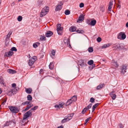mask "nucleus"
I'll return each instance as SVG.
<instances>
[{
  "label": "nucleus",
  "instance_id": "nucleus-1",
  "mask_svg": "<svg viewBox=\"0 0 128 128\" xmlns=\"http://www.w3.org/2000/svg\"><path fill=\"white\" fill-rule=\"evenodd\" d=\"M48 6H46L42 9L40 15V17H43L47 13L48 11Z\"/></svg>",
  "mask_w": 128,
  "mask_h": 128
},
{
  "label": "nucleus",
  "instance_id": "nucleus-2",
  "mask_svg": "<svg viewBox=\"0 0 128 128\" xmlns=\"http://www.w3.org/2000/svg\"><path fill=\"white\" fill-rule=\"evenodd\" d=\"M9 108L12 113L16 114L19 111V109L18 108L12 106H10Z\"/></svg>",
  "mask_w": 128,
  "mask_h": 128
},
{
  "label": "nucleus",
  "instance_id": "nucleus-3",
  "mask_svg": "<svg viewBox=\"0 0 128 128\" xmlns=\"http://www.w3.org/2000/svg\"><path fill=\"white\" fill-rule=\"evenodd\" d=\"M126 37V36L125 33L124 32H120L118 35L117 38L120 40H124Z\"/></svg>",
  "mask_w": 128,
  "mask_h": 128
},
{
  "label": "nucleus",
  "instance_id": "nucleus-4",
  "mask_svg": "<svg viewBox=\"0 0 128 128\" xmlns=\"http://www.w3.org/2000/svg\"><path fill=\"white\" fill-rule=\"evenodd\" d=\"M128 66L126 64L122 65L120 67L121 72L123 74L126 72V70L127 69Z\"/></svg>",
  "mask_w": 128,
  "mask_h": 128
},
{
  "label": "nucleus",
  "instance_id": "nucleus-5",
  "mask_svg": "<svg viewBox=\"0 0 128 128\" xmlns=\"http://www.w3.org/2000/svg\"><path fill=\"white\" fill-rule=\"evenodd\" d=\"M32 114L31 113L30 111H28L26 112L23 118V121L26 119L28 118L30 116L32 115Z\"/></svg>",
  "mask_w": 128,
  "mask_h": 128
},
{
  "label": "nucleus",
  "instance_id": "nucleus-6",
  "mask_svg": "<svg viewBox=\"0 0 128 128\" xmlns=\"http://www.w3.org/2000/svg\"><path fill=\"white\" fill-rule=\"evenodd\" d=\"M60 24H58L57 26V31L58 34L60 35H61L62 32V28L60 27Z\"/></svg>",
  "mask_w": 128,
  "mask_h": 128
},
{
  "label": "nucleus",
  "instance_id": "nucleus-7",
  "mask_svg": "<svg viewBox=\"0 0 128 128\" xmlns=\"http://www.w3.org/2000/svg\"><path fill=\"white\" fill-rule=\"evenodd\" d=\"M62 4H63L62 2H60L58 5L56 6V8L55 9V11H58L60 10L62 8Z\"/></svg>",
  "mask_w": 128,
  "mask_h": 128
},
{
  "label": "nucleus",
  "instance_id": "nucleus-8",
  "mask_svg": "<svg viewBox=\"0 0 128 128\" xmlns=\"http://www.w3.org/2000/svg\"><path fill=\"white\" fill-rule=\"evenodd\" d=\"M84 15L82 14H81L78 17V20L77 21V22H81L84 19Z\"/></svg>",
  "mask_w": 128,
  "mask_h": 128
},
{
  "label": "nucleus",
  "instance_id": "nucleus-9",
  "mask_svg": "<svg viewBox=\"0 0 128 128\" xmlns=\"http://www.w3.org/2000/svg\"><path fill=\"white\" fill-rule=\"evenodd\" d=\"M16 91L14 90L10 89L7 93V94L9 96H12L16 94Z\"/></svg>",
  "mask_w": 128,
  "mask_h": 128
},
{
  "label": "nucleus",
  "instance_id": "nucleus-10",
  "mask_svg": "<svg viewBox=\"0 0 128 128\" xmlns=\"http://www.w3.org/2000/svg\"><path fill=\"white\" fill-rule=\"evenodd\" d=\"M78 65H79L82 66H84L86 65V64L84 62V60H79Z\"/></svg>",
  "mask_w": 128,
  "mask_h": 128
},
{
  "label": "nucleus",
  "instance_id": "nucleus-11",
  "mask_svg": "<svg viewBox=\"0 0 128 128\" xmlns=\"http://www.w3.org/2000/svg\"><path fill=\"white\" fill-rule=\"evenodd\" d=\"M115 92L114 90H113L111 92L110 94V95L112 97V100H114L116 98V96L114 94Z\"/></svg>",
  "mask_w": 128,
  "mask_h": 128
},
{
  "label": "nucleus",
  "instance_id": "nucleus-12",
  "mask_svg": "<svg viewBox=\"0 0 128 128\" xmlns=\"http://www.w3.org/2000/svg\"><path fill=\"white\" fill-rule=\"evenodd\" d=\"M56 52V50H52L51 51L50 55L52 58H55V55Z\"/></svg>",
  "mask_w": 128,
  "mask_h": 128
},
{
  "label": "nucleus",
  "instance_id": "nucleus-13",
  "mask_svg": "<svg viewBox=\"0 0 128 128\" xmlns=\"http://www.w3.org/2000/svg\"><path fill=\"white\" fill-rule=\"evenodd\" d=\"M105 86L104 84L100 83L99 85L97 86L96 88V89L97 90H100L102 88Z\"/></svg>",
  "mask_w": 128,
  "mask_h": 128
},
{
  "label": "nucleus",
  "instance_id": "nucleus-14",
  "mask_svg": "<svg viewBox=\"0 0 128 128\" xmlns=\"http://www.w3.org/2000/svg\"><path fill=\"white\" fill-rule=\"evenodd\" d=\"M34 62V60H33V59L30 58L29 60L28 64L30 66H32Z\"/></svg>",
  "mask_w": 128,
  "mask_h": 128
},
{
  "label": "nucleus",
  "instance_id": "nucleus-15",
  "mask_svg": "<svg viewBox=\"0 0 128 128\" xmlns=\"http://www.w3.org/2000/svg\"><path fill=\"white\" fill-rule=\"evenodd\" d=\"M13 54V52L11 50L9 51L8 52L6 53V55L8 56H12Z\"/></svg>",
  "mask_w": 128,
  "mask_h": 128
},
{
  "label": "nucleus",
  "instance_id": "nucleus-16",
  "mask_svg": "<svg viewBox=\"0 0 128 128\" xmlns=\"http://www.w3.org/2000/svg\"><path fill=\"white\" fill-rule=\"evenodd\" d=\"M74 114L73 113L70 114L68 115L67 117L66 118L68 120H71L74 115Z\"/></svg>",
  "mask_w": 128,
  "mask_h": 128
},
{
  "label": "nucleus",
  "instance_id": "nucleus-17",
  "mask_svg": "<svg viewBox=\"0 0 128 128\" xmlns=\"http://www.w3.org/2000/svg\"><path fill=\"white\" fill-rule=\"evenodd\" d=\"M54 64L53 62H50L48 66L49 68L52 70L54 69Z\"/></svg>",
  "mask_w": 128,
  "mask_h": 128
},
{
  "label": "nucleus",
  "instance_id": "nucleus-18",
  "mask_svg": "<svg viewBox=\"0 0 128 128\" xmlns=\"http://www.w3.org/2000/svg\"><path fill=\"white\" fill-rule=\"evenodd\" d=\"M7 72L8 73L10 74H14L16 73V71L14 70L11 69H8Z\"/></svg>",
  "mask_w": 128,
  "mask_h": 128
},
{
  "label": "nucleus",
  "instance_id": "nucleus-19",
  "mask_svg": "<svg viewBox=\"0 0 128 128\" xmlns=\"http://www.w3.org/2000/svg\"><path fill=\"white\" fill-rule=\"evenodd\" d=\"M26 91L27 93L30 94L32 91V90L31 88H26Z\"/></svg>",
  "mask_w": 128,
  "mask_h": 128
},
{
  "label": "nucleus",
  "instance_id": "nucleus-20",
  "mask_svg": "<svg viewBox=\"0 0 128 128\" xmlns=\"http://www.w3.org/2000/svg\"><path fill=\"white\" fill-rule=\"evenodd\" d=\"M110 46V44H104L102 46L100 47L101 49H103L104 48H106Z\"/></svg>",
  "mask_w": 128,
  "mask_h": 128
},
{
  "label": "nucleus",
  "instance_id": "nucleus-21",
  "mask_svg": "<svg viewBox=\"0 0 128 128\" xmlns=\"http://www.w3.org/2000/svg\"><path fill=\"white\" fill-rule=\"evenodd\" d=\"M0 83L3 86H4L5 83L2 77H0Z\"/></svg>",
  "mask_w": 128,
  "mask_h": 128
},
{
  "label": "nucleus",
  "instance_id": "nucleus-22",
  "mask_svg": "<svg viewBox=\"0 0 128 128\" xmlns=\"http://www.w3.org/2000/svg\"><path fill=\"white\" fill-rule=\"evenodd\" d=\"M64 42H65V41L67 42V44L68 46L70 48L71 47L70 44V39L69 38H68L67 40H64Z\"/></svg>",
  "mask_w": 128,
  "mask_h": 128
},
{
  "label": "nucleus",
  "instance_id": "nucleus-23",
  "mask_svg": "<svg viewBox=\"0 0 128 128\" xmlns=\"http://www.w3.org/2000/svg\"><path fill=\"white\" fill-rule=\"evenodd\" d=\"M33 106L32 104H28V106L26 107V108L25 109V110L26 111L28 110L31 107Z\"/></svg>",
  "mask_w": 128,
  "mask_h": 128
},
{
  "label": "nucleus",
  "instance_id": "nucleus-24",
  "mask_svg": "<svg viewBox=\"0 0 128 128\" xmlns=\"http://www.w3.org/2000/svg\"><path fill=\"white\" fill-rule=\"evenodd\" d=\"M99 103H97L94 105L92 107V112H93L96 107L99 104Z\"/></svg>",
  "mask_w": 128,
  "mask_h": 128
},
{
  "label": "nucleus",
  "instance_id": "nucleus-25",
  "mask_svg": "<svg viewBox=\"0 0 128 128\" xmlns=\"http://www.w3.org/2000/svg\"><path fill=\"white\" fill-rule=\"evenodd\" d=\"M76 30V28L75 26H72L70 29V30L71 32H74Z\"/></svg>",
  "mask_w": 128,
  "mask_h": 128
},
{
  "label": "nucleus",
  "instance_id": "nucleus-26",
  "mask_svg": "<svg viewBox=\"0 0 128 128\" xmlns=\"http://www.w3.org/2000/svg\"><path fill=\"white\" fill-rule=\"evenodd\" d=\"M73 102L72 100L70 99L68 100L66 102V106H68L70 104L72 103Z\"/></svg>",
  "mask_w": 128,
  "mask_h": 128
},
{
  "label": "nucleus",
  "instance_id": "nucleus-27",
  "mask_svg": "<svg viewBox=\"0 0 128 128\" xmlns=\"http://www.w3.org/2000/svg\"><path fill=\"white\" fill-rule=\"evenodd\" d=\"M38 106H34V108H31V110L29 111H30L31 113H32V111H34L36 110V109H38Z\"/></svg>",
  "mask_w": 128,
  "mask_h": 128
},
{
  "label": "nucleus",
  "instance_id": "nucleus-28",
  "mask_svg": "<svg viewBox=\"0 0 128 128\" xmlns=\"http://www.w3.org/2000/svg\"><path fill=\"white\" fill-rule=\"evenodd\" d=\"M40 39L42 41H44L46 40V38L44 36L41 35Z\"/></svg>",
  "mask_w": 128,
  "mask_h": 128
},
{
  "label": "nucleus",
  "instance_id": "nucleus-29",
  "mask_svg": "<svg viewBox=\"0 0 128 128\" xmlns=\"http://www.w3.org/2000/svg\"><path fill=\"white\" fill-rule=\"evenodd\" d=\"M96 23V20H93L91 21L90 22V24L92 26L95 25Z\"/></svg>",
  "mask_w": 128,
  "mask_h": 128
},
{
  "label": "nucleus",
  "instance_id": "nucleus-30",
  "mask_svg": "<svg viewBox=\"0 0 128 128\" xmlns=\"http://www.w3.org/2000/svg\"><path fill=\"white\" fill-rule=\"evenodd\" d=\"M40 43L39 42H36L33 44V46L34 48H36L39 45Z\"/></svg>",
  "mask_w": 128,
  "mask_h": 128
},
{
  "label": "nucleus",
  "instance_id": "nucleus-31",
  "mask_svg": "<svg viewBox=\"0 0 128 128\" xmlns=\"http://www.w3.org/2000/svg\"><path fill=\"white\" fill-rule=\"evenodd\" d=\"M77 97L76 96H73L71 99L72 100V101H75L77 100Z\"/></svg>",
  "mask_w": 128,
  "mask_h": 128
},
{
  "label": "nucleus",
  "instance_id": "nucleus-32",
  "mask_svg": "<svg viewBox=\"0 0 128 128\" xmlns=\"http://www.w3.org/2000/svg\"><path fill=\"white\" fill-rule=\"evenodd\" d=\"M100 10L102 12H104V6H101L100 7Z\"/></svg>",
  "mask_w": 128,
  "mask_h": 128
},
{
  "label": "nucleus",
  "instance_id": "nucleus-33",
  "mask_svg": "<svg viewBox=\"0 0 128 128\" xmlns=\"http://www.w3.org/2000/svg\"><path fill=\"white\" fill-rule=\"evenodd\" d=\"M27 98L28 100H31L32 99V96L30 95H28L27 96Z\"/></svg>",
  "mask_w": 128,
  "mask_h": 128
},
{
  "label": "nucleus",
  "instance_id": "nucleus-34",
  "mask_svg": "<svg viewBox=\"0 0 128 128\" xmlns=\"http://www.w3.org/2000/svg\"><path fill=\"white\" fill-rule=\"evenodd\" d=\"M30 102L29 101H26L23 102L22 103V104L23 105H26V104H30Z\"/></svg>",
  "mask_w": 128,
  "mask_h": 128
},
{
  "label": "nucleus",
  "instance_id": "nucleus-35",
  "mask_svg": "<svg viewBox=\"0 0 128 128\" xmlns=\"http://www.w3.org/2000/svg\"><path fill=\"white\" fill-rule=\"evenodd\" d=\"M88 50L89 52H92L93 51V48L92 47H90L89 48H88Z\"/></svg>",
  "mask_w": 128,
  "mask_h": 128
},
{
  "label": "nucleus",
  "instance_id": "nucleus-36",
  "mask_svg": "<svg viewBox=\"0 0 128 128\" xmlns=\"http://www.w3.org/2000/svg\"><path fill=\"white\" fill-rule=\"evenodd\" d=\"M92 106V104H90L88 105L85 108H86V109L87 110L91 108Z\"/></svg>",
  "mask_w": 128,
  "mask_h": 128
},
{
  "label": "nucleus",
  "instance_id": "nucleus-37",
  "mask_svg": "<svg viewBox=\"0 0 128 128\" xmlns=\"http://www.w3.org/2000/svg\"><path fill=\"white\" fill-rule=\"evenodd\" d=\"M70 12L68 10H67L65 12V14L66 15H68L70 14Z\"/></svg>",
  "mask_w": 128,
  "mask_h": 128
},
{
  "label": "nucleus",
  "instance_id": "nucleus-38",
  "mask_svg": "<svg viewBox=\"0 0 128 128\" xmlns=\"http://www.w3.org/2000/svg\"><path fill=\"white\" fill-rule=\"evenodd\" d=\"M68 121L67 118H64L62 120V123L65 122H66L67 121Z\"/></svg>",
  "mask_w": 128,
  "mask_h": 128
},
{
  "label": "nucleus",
  "instance_id": "nucleus-39",
  "mask_svg": "<svg viewBox=\"0 0 128 128\" xmlns=\"http://www.w3.org/2000/svg\"><path fill=\"white\" fill-rule=\"evenodd\" d=\"M94 62L92 60H90L88 62V64L89 65H91Z\"/></svg>",
  "mask_w": 128,
  "mask_h": 128
},
{
  "label": "nucleus",
  "instance_id": "nucleus-40",
  "mask_svg": "<svg viewBox=\"0 0 128 128\" xmlns=\"http://www.w3.org/2000/svg\"><path fill=\"white\" fill-rule=\"evenodd\" d=\"M22 19V18L21 16H19L18 18V20L19 21H21Z\"/></svg>",
  "mask_w": 128,
  "mask_h": 128
},
{
  "label": "nucleus",
  "instance_id": "nucleus-41",
  "mask_svg": "<svg viewBox=\"0 0 128 128\" xmlns=\"http://www.w3.org/2000/svg\"><path fill=\"white\" fill-rule=\"evenodd\" d=\"M91 117H90L87 118L85 122L84 123V124L85 125L87 123L88 121L89 120H90L91 118Z\"/></svg>",
  "mask_w": 128,
  "mask_h": 128
},
{
  "label": "nucleus",
  "instance_id": "nucleus-42",
  "mask_svg": "<svg viewBox=\"0 0 128 128\" xmlns=\"http://www.w3.org/2000/svg\"><path fill=\"white\" fill-rule=\"evenodd\" d=\"M10 50L12 51H17V49L15 47H12L10 49Z\"/></svg>",
  "mask_w": 128,
  "mask_h": 128
},
{
  "label": "nucleus",
  "instance_id": "nucleus-43",
  "mask_svg": "<svg viewBox=\"0 0 128 128\" xmlns=\"http://www.w3.org/2000/svg\"><path fill=\"white\" fill-rule=\"evenodd\" d=\"M53 34V33L52 32L50 31H48V37L51 36Z\"/></svg>",
  "mask_w": 128,
  "mask_h": 128
},
{
  "label": "nucleus",
  "instance_id": "nucleus-44",
  "mask_svg": "<svg viewBox=\"0 0 128 128\" xmlns=\"http://www.w3.org/2000/svg\"><path fill=\"white\" fill-rule=\"evenodd\" d=\"M12 34V32H9L8 34L7 35V37H8L9 38H10V36Z\"/></svg>",
  "mask_w": 128,
  "mask_h": 128
},
{
  "label": "nucleus",
  "instance_id": "nucleus-45",
  "mask_svg": "<svg viewBox=\"0 0 128 128\" xmlns=\"http://www.w3.org/2000/svg\"><path fill=\"white\" fill-rule=\"evenodd\" d=\"M112 65L116 67H117L118 66V65L116 62L113 64H112Z\"/></svg>",
  "mask_w": 128,
  "mask_h": 128
},
{
  "label": "nucleus",
  "instance_id": "nucleus-46",
  "mask_svg": "<svg viewBox=\"0 0 128 128\" xmlns=\"http://www.w3.org/2000/svg\"><path fill=\"white\" fill-rule=\"evenodd\" d=\"M94 98H90V102L92 103L94 102Z\"/></svg>",
  "mask_w": 128,
  "mask_h": 128
},
{
  "label": "nucleus",
  "instance_id": "nucleus-47",
  "mask_svg": "<svg viewBox=\"0 0 128 128\" xmlns=\"http://www.w3.org/2000/svg\"><path fill=\"white\" fill-rule=\"evenodd\" d=\"M64 104V103L63 102H62L61 103H60L59 104V106L60 108H62L63 105Z\"/></svg>",
  "mask_w": 128,
  "mask_h": 128
},
{
  "label": "nucleus",
  "instance_id": "nucleus-48",
  "mask_svg": "<svg viewBox=\"0 0 128 128\" xmlns=\"http://www.w3.org/2000/svg\"><path fill=\"white\" fill-rule=\"evenodd\" d=\"M44 70L42 69H41L40 70V73L41 75L43 73H44Z\"/></svg>",
  "mask_w": 128,
  "mask_h": 128
},
{
  "label": "nucleus",
  "instance_id": "nucleus-49",
  "mask_svg": "<svg viewBox=\"0 0 128 128\" xmlns=\"http://www.w3.org/2000/svg\"><path fill=\"white\" fill-rule=\"evenodd\" d=\"M86 110H87L86 109V108H84L82 111V114H84Z\"/></svg>",
  "mask_w": 128,
  "mask_h": 128
},
{
  "label": "nucleus",
  "instance_id": "nucleus-50",
  "mask_svg": "<svg viewBox=\"0 0 128 128\" xmlns=\"http://www.w3.org/2000/svg\"><path fill=\"white\" fill-rule=\"evenodd\" d=\"M102 40L101 38L100 37H98L97 39V40L98 42H100Z\"/></svg>",
  "mask_w": 128,
  "mask_h": 128
},
{
  "label": "nucleus",
  "instance_id": "nucleus-51",
  "mask_svg": "<svg viewBox=\"0 0 128 128\" xmlns=\"http://www.w3.org/2000/svg\"><path fill=\"white\" fill-rule=\"evenodd\" d=\"M84 6V4L83 3H82L80 4V8H81L83 7Z\"/></svg>",
  "mask_w": 128,
  "mask_h": 128
},
{
  "label": "nucleus",
  "instance_id": "nucleus-52",
  "mask_svg": "<svg viewBox=\"0 0 128 128\" xmlns=\"http://www.w3.org/2000/svg\"><path fill=\"white\" fill-rule=\"evenodd\" d=\"M118 126L120 128H123L124 127L123 125L121 124H119Z\"/></svg>",
  "mask_w": 128,
  "mask_h": 128
},
{
  "label": "nucleus",
  "instance_id": "nucleus-53",
  "mask_svg": "<svg viewBox=\"0 0 128 128\" xmlns=\"http://www.w3.org/2000/svg\"><path fill=\"white\" fill-rule=\"evenodd\" d=\"M31 58L32 59H33V60H34V62H35L36 61V60L37 59L36 57V56H33V57L32 58Z\"/></svg>",
  "mask_w": 128,
  "mask_h": 128
},
{
  "label": "nucleus",
  "instance_id": "nucleus-54",
  "mask_svg": "<svg viewBox=\"0 0 128 128\" xmlns=\"http://www.w3.org/2000/svg\"><path fill=\"white\" fill-rule=\"evenodd\" d=\"M9 123L8 122H6L4 124L5 126H8L9 125Z\"/></svg>",
  "mask_w": 128,
  "mask_h": 128
},
{
  "label": "nucleus",
  "instance_id": "nucleus-55",
  "mask_svg": "<svg viewBox=\"0 0 128 128\" xmlns=\"http://www.w3.org/2000/svg\"><path fill=\"white\" fill-rule=\"evenodd\" d=\"M113 1H112V2L110 1L109 3L108 6H112L113 5Z\"/></svg>",
  "mask_w": 128,
  "mask_h": 128
},
{
  "label": "nucleus",
  "instance_id": "nucleus-56",
  "mask_svg": "<svg viewBox=\"0 0 128 128\" xmlns=\"http://www.w3.org/2000/svg\"><path fill=\"white\" fill-rule=\"evenodd\" d=\"M10 40V38H8L6 37V42H5L6 44V42H8V41L9 40Z\"/></svg>",
  "mask_w": 128,
  "mask_h": 128
},
{
  "label": "nucleus",
  "instance_id": "nucleus-57",
  "mask_svg": "<svg viewBox=\"0 0 128 128\" xmlns=\"http://www.w3.org/2000/svg\"><path fill=\"white\" fill-rule=\"evenodd\" d=\"M112 6H108V10L110 11L111 10Z\"/></svg>",
  "mask_w": 128,
  "mask_h": 128
},
{
  "label": "nucleus",
  "instance_id": "nucleus-58",
  "mask_svg": "<svg viewBox=\"0 0 128 128\" xmlns=\"http://www.w3.org/2000/svg\"><path fill=\"white\" fill-rule=\"evenodd\" d=\"M117 48H121L119 44H118L116 46Z\"/></svg>",
  "mask_w": 128,
  "mask_h": 128
},
{
  "label": "nucleus",
  "instance_id": "nucleus-59",
  "mask_svg": "<svg viewBox=\"0 0 128 128\" xmlns=\"http://www.w3.org/2000/svg\"><path fill=\"white\" fill-rule=\"evenodd\" d=\"M12 86L13 88L15 87L16 86V84L14 83L12 84Z\"/></svg>",
  "mask_w": 128,
  "mask_h": 128
},
{
  "label": "nucleus",
  "instance_id": "nucleus-60",
  "mask_svg": "<svg viewBox=\"0 0 128 128\" xmlns=\"http://www.w3.org/2000/svg\"><path fill=\"white\" fill-rule=\"evenodd\" d=\"M83 31L82 30H77L76 31V32H78V33H82V32Z\"/></svg>",
  "mask_w": 128,
  "mask_h": 128
},
{
  "label": "nucleus",
  "instance_id": "nucleus-61",
  "mask_svg": "<svg viewBox=\"0 0 128 128\" xmlns=\"http://www.w3.org/2000/svg\"><path fill=\"white\" fill-rule=\"evenodd\" d=\"M54 107L56 108H60L59 106V105L56 104L54 106Z\"/></svg>",
  "mask_w": 128,
  "mask_h": 128
},
{
  "label": "nucleus",
  "instance_id": "nucleus-62",
  "mask_svg": "<svg viewBox=\"0 0 128 128\" xmlns=\"http://www.w3.org/2000/svg\"><path fill=\"white\" fill-rule=\"evenodd\" d=\"M46 36L48 37V31H47L46 34Z\"/></svg>",
  "mask_w": 128,
  "mask_h": 128
},
{
  "label": "nucleus",
  "instance_id": "nucleus-63",
  "mask_svg": "<svg viewBox=\"0 0 128 128\" xmlns=\"http://www.w3.org/2000/svg\"><path fill=\"white\" fill-rule=\"evenodd\" d=\"M52 24V22H48V24H50V26H51Z\"/></svg>",
  "mask_w": 128,
  "mask_h": 128
},
{
  "label": "nucleus",
  "instance_id": "nucleus-64",
  "mask_svg": "<svg viewBox=\"0 0 128 128\" xmlns=\"http://www.w3.org/2000/svg\"><path fill=\"white\" fill-rule=\"evenodd\" d=\"M57 128H63V127L62 126H58Z\"/></svg>",
  "mask_w": 128,
  "mask_h": 128
}]
</instances>
